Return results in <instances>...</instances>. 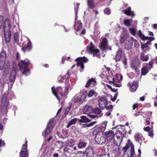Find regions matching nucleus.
I'll use <instances>...</instances> for the list:
<instances>
[{
  "instance_id": "f257e3e1",
  "label": "nucleus",
  "mask_w": 157,
  "mask_h": 157,
  "mask_svg": "<svg viewBox=\"0 0 157 157\" xmlns=\"http://www.w3.org/2000/svg\"><path fill=\"white\" fill-rule=\"evenodd\" d=\"M14 98L13 92H10L7 94L5 93L2 96L1 103V118H6L8 110L11 106L9 100H12Z\"/></svg>"
},
{
  "instance_id": "f03ea898",
  "label": "nucleus",
  "mask_w": 157,
  "mask_h": 157,
  "mask_svg": "<svg viewBox=\"0 0 157 157\" xmlns=\"http://www.w3.org/2000/svg\"><path fill=\"white\" fill-rule=\"evenodd\" d=\"M6 58V52L4 51H2L0 53V69L7 74L10 69V63L8 62L5 64Z\"/></svg>"
},
{
  "instance_id": "7ed1b4c3",
  "label": "nucleus",
  "mask_w": 157,
  "mask_h": 157,
  "mask_svg": "<svg viewBox=\"0 0 157 157\" xmlns=\"http://www.w3.org/2000/svg\"><path fill=\"white\" fill-rule=\"evenodd\" d=\"M136 40L134 39L133 37H128L126 38L125 35H121L120 40V42L122 43L124 42L125 43L124 47L127 50L131 49L133 45V42H135Z\"/></svg>"
},
{
  "instance_id": "20e7f679",
  "label": "nucleus",
  "mask_w": 157,
  "mask_h": 157,
  "mask_svg": "<svg viewBox=\"0 0 157 157\" xmlns=\"http://www.w3.org/2000/svg\"><path fill=\"white\" fill-rule=\"evenodd\" d=\"M51 90L53 94L57 98L59 101L61 99H62L63 96L67 95L68 93V89L67 88L66 89L65 92L64 94H63L62 93L63 90L60 86H58L56 88H54V87H52Z\"/></svg>"
},
{
  "instance_id": "39448f33",
  "label": "nucleus",
  "mask_w": 157,
  "mask_h": 157,
  "mask_svg": "<svg viewBox=\"0 0 157 157\" xmlns=\"http://www.w3.org/2000/svg\"><path fill=\"white\" fill-rule=\"evenodd\" d=\"M10 25L9 19H6L4 25L3 31L6 41L9 42L10 39L11 32L10 30Z\"/></svg>"
},
{
  "instance_id": "423d86ee",
  "label": "nucleus",
  "mask_w": 157,
  "mask_h": 157,
  "mask_svg": "<svg viewBox=\"0 0 157 157\" xmlns=\"http://www.w3.org/2000/svg\"><path fill=\"white\" fill-rule=\"evenodd\" d=\"M29 63V61L27 59L21 60L19 63V66L21 70L24 71L22 72L23 74L26 76L29 75L30 74L29 70L28 67Z\"/></svg>"
},
{
  "instance_id": "0eeeda50",
  "label": "nucleus",
  "mask_w": 157,
  "mask_h": 157,
  "mask_svg": "<svg viewBox=\"0 0 157 157\" xmlns=\"http://www.w3.org/2000/svg\"><path fill=\"white\" fill-rule=\"evenodd\" d=\"M87 51L89 53L93 54L94 57H96L98 58H100V55L99 53V50L96 49L93 43L90 42L87 48Z\"/></svg>"
},
{
  "instance_id": "6e6552de",
  "label": "nucleus",
  "mask_w": 157,
  "mask_h": 157,
  "mask_svg": "<svg viewBox=\"0 0 157 157\" xmlns=\"http://www.w3.org/2000/svg\"><path fill=\"white\" fill-rule=\"evenodd\" d=\"M54 125V120L53 119L50 120L48 123L45 130H44L42 132V135L43 136H45L49 134L52 130Z\"/></svg>"
},
{
  "instance_id": "1a4fd4ad",
  "label": "nucleus",
  "mask_w": 157,
  "mask_h": 157,
  "mask_svg": "<svg viewBox=\"0 0 157 157\" xmlns=\"http://www.w3.org/2000/svg\"><path fill=\"white\" fill-rule=\"evenodd\" d=\"M107 122L106 121H103L100 125H96L94 127L95 130L93 131L94 133L98 132V133L101 131L103 132L105 129Z\"/></svg>"
},
{
  "instance_id": "9d476101",
  "label": "nucleus",
  "mask_w": 157,
  "mask_h": 157,
  "mask_svg": "<svg viewBox=\"0 0 157 157\" xmlns=\"http://www.w3.org/2000/svg\"><path fill=\"white\" fill-rule=\"evenodd\" d=\"M76 60L77 61V65L78 67H80L82 69V70H80V71L82 72L84 68V66L83 62L84 63L87 62L88 61V59L85 56L79 57L77 58Z\"/></svg>"
},
{
  "instance_id": "9b49d317",
  "label": "nucleus",
  "mask_w": 157,
  "mask_h": 157,
  "mask_svg": "<svg viewBox=\"0 0 157 157\" xmlns=\"http://www.w3.org/2000/svg\"><path fill=\"white\" fill-rule=\"evenodd\" d=\"M99 47L100 49L102 50L106 49H109L110 50H112L111 48L108 46V40L105 38L102 40Z\"/></svg>"
},
{
  "instance_id": "f8f14e48",
  "label": "nucleus",
  "mask_w": 157,
  "mask_h": 157,
  "mask_svg": "<svg viewBox=\"0 0 157 157\" xmlns=\"http://www.w3.org/2000/svg\"><path fill=\"white\" fill-rule=\"evenodd\" d=\"M137 34L140 36L142 40H149L147 41V43L145 44H147L148 45V44H150L151 41L155 40V38L153 37H148V36H145L142 33L141 31L140 30L137 33Z\"/></svg>"
},
{
  "instance_id": "ddd939ff",
  "label": "nucleus",
  "mask_w": 157,
  "mask_h": 157,
  "mask_svg": "<svg viewBox=\"0 0 157 157\" xmlns=\"http://www.w3.org/2000/svg\"><path fill=\"white\" fill-rule=\"evenodd\" d=\"M106 138L101 136L98 133L96 134L95 140L96 142L98 144H102L105 142Z\"/></svg>"
},
{
  "instance_id": "4468645a",
  "label": "nucleus",
  "mask_w": 157,
  "mask_h": 157,
  "mask_svg": "<svg viewBox=\"0 0 157 157\" xmlns=\"http://www.w3.org/2000/svg\"><path fill=\"white\" fill-rule=\"evenodd\" d=\"M19 157H29L27 147L25 144H23L20 153Z\"/></svg>"
},
{
  "instance_id": "2eb2a0df",
  "label": "nucleus",
  "mask_w": 157,
  "mask_h": 157,
  "mask_svg": "<svg viewBox=\"0 0 157 157\" xmlns=\"http://www.w3.org/2000/svg\"><path fill=\"white\" fill-rule=\"evenodd\" d=\"M105 135L108 141L110 142L114 138V134L113 131L109 130L105 132Z\"/></svg>"
},
{
  "instance_id": "dca6fc26",
  "label": "nucleus",
  "mask_w": 157,
  "mask_h": 157,
  "mask_svg": "<svg viewBox=\"0 0 157 157\" xmlns=\"http://www.w3.org/2000/svg\"><path fill=\"white\" fill-rule=\"evenodd\" d=\"M85 152L86 157H94V154L91 147H87L85 150Z\"/></svg>"
},
{
  "instance_id": "f3484780",
  "label": "nucleus",
  "mask_w": 157,
  "mask_h": 157,
  "mask_svg": "<svg viewBox=\"0 0 157 157\" xmlns=\"http://www.w3.org/2000/svg\"><path fill=\"white\" fill-rule=\"evenodd\" d=\"M99 105L101 109H104L107 104V100L105 98H100L98 101Z\"/></svg>"
},
{
  "instance_id": "a211bd4d",
  "label": "nucleus",
  "mask_w": 157,
  "mask_h": 157,
  "mask_svg": "<svg viewBox=\"0 0 157 157\" xmlns=\"http://www.w3.org/2000/svg\"><path fill=\"white\" fill-rule=\"evenodd\" d=\"M138 82L137 81H134L132 84L130 82L128 84V86H131L130 90L131 92H133L135 91L137 88Z\"/></svg>"
},
{
  "instance_id": "6ab92c4d",
  "label": "nucleus",
  "mask_w": 157,
  "mask_h": 157,
  "mask_svg": "<svg viewBox=\"0 0 157 157\" xmlns=\"http://www.w3.org/2000/svg\"><path fill=\"white\" fill-rule=\"evenodd\" d=\"M93 109L91 106L86 105L84 108V113L86 114H89L93 113Z\"/></svg>"
},
{
  "instance_id": "aec40b11",
  "label": "nucleus",
  "mask_w": 157,
  "mask_h": 157,
  "mask_svg": "<svg viewBox=\"0 0 157 157\" xmlns=\"http://www.w3.org/2000/svg\"><path fill=\"white\" fill-rule=\"evenodd\" d=\"M96 83V81L95 79H89L85 86L86 88H87L89 87L91 84L93 86L95 85Z\"/></svg>"
},
{
  "instance_id": "412c9836",
  "label": "nucleus",
  "mask_w": 157,
  "mask_h": 157,
  "mask_svg": "<svg viewBox=\"0 0 157 157\" xmlns=\"http://www.w3.org/2000/svg\"><path fill=\"white\" fill-rule=\"evenodd\" d=\"M124 12L128 15L132 17H134L135 16L133 12L131 11V8L130 7H128L126 10H125Z\"/></svg>"
},
{
  "instance_id": "4be33fe9",
  "label": "nucleus",
  "mask_w": 157,
  "mask_h": 157,
  "mask_svg": "<svg viewBox=\"0 0 157 157\" xmlns=\"http://www.w3.org/2000/svg\"><path fill=\"white\" fill-rule=\"evenodd\" d=\"M82 25L81 22L75 21L74 25V28L76 31L79 30L82 28Z\"/></svg>"
},
{
  "instance_id": "5701e85b",
  "label": "nucleus",
  "mask_w": 157,
  "mask_h": 157,
  "mask_svg": "<svg viewBox=\"0 0 157 157\" xmlns=\"http://www.w3.org/2000/svg\"><path fill=\"white\" fill-rule=\"evenodd\" d=\"M87 144V143L86 142L80 141L78 144V147L80 149L84 148L86 146Z\"/></svg>"
},
{
  "instance_id": "b1692460",
  "label": "nucleus",
  "mask_w": 157,
  "mask_h": 157,
  "mask_svg": "<svg viewBox=\"0 0 157 157\" xmlns=\"http://www.w3.org/2000/svg\"><path fill=\"white\" fill-rule=\"evenodd\" d=\"M93 113L95 114L99 115V117H101L102 116V114L101 113V110L98 107H96L93 109Z\"/></svg>"
},
{
  "instance_id": "393cba45",
  "label": "nucleus",
  "mask_w": 157,
  "mask_h": 157,
  "mask_svg": "<svg viewBox=\"0 0 157 157\" xmlns=\"http://www.w3.org/2000/svg\"><path fill=\"white\" fill-rule=\"evenodd\" d=\"M134 137L136 141H138L140 143V141L142 139L143 136L142 134L139 133H137L135 134L134 135Z\"/></svg>"
},
{
  "instance_id": "a878e982",
  "label": "nucleus",
  "mask_w": 157,
  "mask_h": 157,
  "mask_svg": "<svg viewBox=\"0 0 157 157\" xmlns=\"http://www.w3.org/2000/svg\"><path fill=\"white\" fill-rule=\"evenodd\" d=\"M31 48V44L30 41H29L27 45H25L22 48V50L24 51H29Z\"/></svg>"
},
{
  "instance_id": "bb28decb",
  "label": "nucleus",
  "mask_w": 157,
  "mask_h": 157,
  "mask_svg": "<svg viewBox=\"0 0 157 157\" xmlns=\"http://www.w3.org/2000/svg\"><path fill=\"white\" fill-rule=\"evenodd\" d=\"M113 106L111 105L106 107V109L108 111V112H106L105 114V115L106 116H109L110 115L111 112L112 111L113 109Z\"/></svg>"
},
{
  "instance_id": "cd10ccee",
  "label": "nucleus",
  "mask_w": 157,
  "mask_h": 157,
  "mask_svg": "<svg viewBox=\"0 0 157 157\" xmlns=\"http://www.w3.org/2000/svg\"><path fill=\"white\" fill-rule=\"evenodd\" d=\"M75 143V141L72 139L68 140L65 142L66 145L69 147H72L74 145Z\"/></svg>"
},
{
  "instance_id": "c85d7f7f",
  "label": "nucleus",
  "mask_w": 157,
  "mask_h": 157,
  "mask_svg": "<svg viewBox=\"0 0 157 157\" xmlns=\"http://www.w3.org/2000/svg\"><path fill=\"white\" fill-rule=\"evenodd\" d=\"M141 48L142 50L145 52L149 50V47L147 44L141 43Z\"/></svg>"
},
{
  "instance_id": "c756f323",
  "label": "nucleus",
  "mask_w": 157,
  "mask_h": 157,
  "mask_svg": "<svg viewBox=\"0 0 157 157\" xmlns=\"http://www.w3.org/2000/svg\"><path fill=\"white\" fill-rule=\"evenodd\" d=\"M140 59L143 61H147L149 57L147 55H145L144 52H141L140 55Z\"/></svg>"
},
{
  "instance_id": "7c9ffc66",
  "label": "nucleus",
  "mask_w": 157,
  "mask_h": 157,
  "mask_svg": "<svg viewBox=\"0 0 157 157\" xmlns=\"http://www.w3.org/2000/svg\"><path fill=\"white\" fill-rule=\"evenodd\" d=\"M77 119L76 118H75L72 119H71L69 122V123L67 124V128H68L71 126L72 125H75L77 122Z\"/></svg>"
},
{
  "instance_id": "2f4dec72",
  "label": "nucleus",
  "mask_w": 157,
  "mask_h": 157,
  "mask_svg": "<svg viewBox=\"0 0 157 157\" xmlns=\"http://www.w3.org/2000/svg\"><path fill=\"white\" fill-rule=\"evenodd\" d=\"M153 63V62L152 61H150L148 64L146 63V66L144 64V66L143 67H145L148 71H149L152 68Z\"/></svg>"
},
{
  "instance_id": "473e14b6",
  "label": "nucleus",
  "mask_w": 157,
  "mask_h": 157,
  "mask_svg": "<svg viewBox=\"0 0 157 157\" xmlns=\"http://www.w3.org/2000/svg\"><path fill=\"white\" fill-rule=\"evenodd\" d=\"M16 69L14 67L12 69V71L11 72L10 78H15L16 77Z\"/></svg>"
},
{
  "instance_id": "72a5a7b5",
  "label": "nucleus",
  "mask_w": 157,
  "mask_h": 157,
  "mask_svg": "<svg viewBox=\"0 0 157 157\" xmlns=\"http://www.w3.org/2000/svg\"><path fill=\"white\" fill-rule=\"evenodd\" d=\"M89 121V120L84 116H82L80 119H79V121L80 123H87Z\"/></svg>"
},
{
  "instance_id": "f704fd0d",
  "label": "nucleus",
  "mask_w": 157,
  "mask_h": 157,
  "mask_svg": "<svg viewBox=\"0 0 157 157\" xmlns=\"http://www.w3.org/2000/svg\"><path fill=\"white\" fill-rule=\"evenodd\" d=\"M121 54L122 52L121 51L118 50L117 52L116 56V59L117 61H119L120 59Z\"/></svg>"
},
{
  "instance_id": "c9c22d12",
  "label": "nucleus",
  "mask_w": 157,
  "mask_h": 157,
  "mask_svg": "<svg viewBox=\"0 0 157 157\" xmlns=\"http://www.w3.org/2000/svg\"><path fill=\"white\" fill-rule=\"evenodd\" d=\"M6 19L5 20V21H3V17L2 16L0 15V29L1 27L3 26V30H4V25Z\"/></svg>"
},
{
  "instance_id": "e433bc0d",
  "label": "nucleus",
  "mask_w": 157,
  "mask_h": 157,
  "mask_svg": "<svg viewBox=\"0 0 157 157\" xmlns=\"http://www.w3.org/2000/svg\"><path fill=\"white\" fill-rule=\"evenodd\" d=\"M148 71H149L145 67H143L141 70V75H145L148 73Z\"/></svg>"
},
{
  "instance_id": "4c0bfd02",
  "label": "nucleus",
  "mask_w": 157,
  "mask_h": 157,
  "mask_svg": "<svg viewBox=\"0 0 157 157\" xmlns=\"http://www.w3.org/2000/svg\"><path fill=\"white\" fill-rule=\"evenodd\" d=\"M132 20L131 19L124 20V25L125 26H130L132 22Z\"/></svg>"
},
{
  "instance_id": "58836bf2",
  "label": "nucleus",
  "mask_w": 157,
  "mask_h": 157,
  "mask_svg": "<svg viewBox=\"0 0 157 157\" xmlns=\"http://www.w3.org/2000/svg\"><path fill=\"white\" fill-rule=\"evenodd\" d=\"M94 0H88V4L89 6L91 8H93L94 6L93 1Z\"/></svg>"
},
{
  "instance_id": "ea45409f",
  "label": "nucleus",
  "mask_w": 157,
  "mask_h": 157,
  "mask_svg": "<svg viewBox=\"0 0 157 157\" xmlns=\"http://www.w3.org/2000/svg\"><path fill=\"white\" fill-rule=\"evenodd\" d=\"M113 143L116 146H119L121 141L120 140H117L114 138L113 140Z\"/></svg>"
},
{
  "instance_id": "a19ab883",
  "label": "nucleus",
  "mask_w": 157,
  "mask_h": 157,
  "mask_svg": "<svg viewBox=\"0 0 157 157\" xmlns=\"http://www.w3.org/2000/svg\"><path fill=\"white\" fill-rule=\"evenodd\" d=\"M135 154L134 148V146L133 144L131 146V153L130 155L131 157H133L134 155Z\"/></svg>"
},
{
  "instance_id": "79ce46f5",
  "label": "nucleus",
  "mask_w": 157,
  "mask_h": 157,
  "mask_svg": "<svg viewBox=\"0 0 157 157\" xmlns=\"http://www.w3.org/2000/svg\"><path fill=\"white\" fill-rule=\"evenodd\" d=\"M97 123V121H95L93 122H91L89 124H85V126H84V127H89L93 126L94 125L96 124V123Z\"/></svg>"
},
{
  "instance_id": "37998d69",
  "label": "nucleus",
  "mask_w": 157,
  "mask_h": 157,
  "mask_svg": "<svg viewBox=\"0 0 157 157\" xmlns=\"http://www.w3.org/2000/svg\"><path fill=\"white\" fill-rule=\"evenodd\" d=\"M129 30L131 34L135 36L136 34V30L133 28H130Z\"/></svg>"
},
{
  "instance_id": "c03bdc74",
  "label": "nucleus",
  "mask_w": 157,
  "mask_h": 157,
  "mask_svg": "<svg viewBox=\"0 0 157 157\" xmlns=\"http://www.w3.org/2000/svg\"><path fill=\"white\" fill-rule=\"evenodd\" d=\"M95 93V91L94 90H91L89 91L88 94V96L90 97H92L94 94Z\"/></svg>"
},
{
  "instance_id": "a18cd8bd",
  "label": "nucleus",
  "mask_w": 157,
  "mask_h": 157,
  "mask_svg": "<svg viewBox=\"0 0 157 157\" xmlns=\"http://www.w3.org/2000/svg\"><path fill=\"white\" fill-rule=\"evenodd\" d=\"M104 13L107 15L109 14L110 13V10L108 8H106L105 9L104 11Z\"/></svg>"
},
{
  "instance_id": "49530a36",
  "label": "nucleus",
  "mask_w": 157,
  "mask_h": 157,
  "mask_svg": "<svg viewBox=\"0 0 157 157\" xmlns=\"http://www.w3.org/2000/svg\"><path fill=\"white\" fill-rule=\"evenodd\" d=\"M4 84V79H0V87L2 88Z\"/></svg>"
},
{
  "instance_id": "de8ad7c7",
  "label": "nucleus",
  "mask_w": 157,
  "mask_h": 157,
  "mask_svg": "<svg viewBox=\"0 0 157 157\" xmlns=\"http://www.w3.org/2000/svg\"><path fill=\"white\" fill-rule=\"evenodd\" d=\"M87 95V93L86 92H84L81 97V99L83 100H85L86 99Z\"/></svg>"
},
{
  "instance_id": "09e8293b",
  "label": "nucleus",
  "mask_w": 157,
  "mask_h": 157,
  "mask_svg": "<svg viewBox=\"0 0 157 157\" xmlns=\"http://www.w3.org/2000/svg\"><path fill=\"white\" fill-rule=\"evenodd\" d=\"M113 81L112 82L113 84L114 85L116 86V87H120V85H119L116 83L115 82H117V81H116V80H118V79H113Z\"/></svg>"
},
{
  "instance_id": "8fccbe9b",
  "label": "nucleus",
  "mask_w": 157,
  "mask_h": 157,
  "mask_svg": "<svg viewBox=\"0 0 157 157\" xmlns=\"http://www.w3.org/2000/svg\"><path fill=\"white\" fill-rule=\"evenodd\" d=\"M106 153L105 149L103 148L101 149V156H103L105 155Z\"/></svg>"
},
{
  "instance_id": "3c124183",
  "label": "nucleus",
  "mask_w": 157,
  "mask_h": 157,
  "mask_svg": "<svg viewBox=\"0 0 157 157\" xmlns=\"http://www.w3.org/2000/svg\"><path fill=\"white\" fill-rule=\"evenodd\" d=\"M116 77L117 78H123V76L121 74H117L116 75Z\"/></svg>"
},
{
  "instance_id": "603ef678",
  "label": "nucleus",
  "mask_w": 157,
  "mask_h": 157,
  "mask_svg": "<svg viewBox=\"0 0 157 157\" xmlns=\"http://www.w3.org/2000/svg\"><path fill=\"white\" fill-rule=\"evenodd\" d=\"M79 4H78L77 5V10H75V20H76V19L77 18V9L79 7Z\"/></svg>"
},
{
  "instance_id": "864d4df0",
  "label": "nucleus",
  "mask_w": 157,
  "mask_h": 157,
  "mask_svg": "<svg viewBox=\"0 0 157 157\" xmlns=\"http://www.w3.org/2000/svg\"><path fill=\"white\" fill-rule=\"evenodd\" d=\"M71 105H70L69 106L68 108H67L65 110V113H67L71 110Z\"/></svg>"
},
{
  "instance_id": "5fc2aeb1",
  "label": "nucleus",
  "mask_w": 157,
  "mask_h": 157,
  "mask_svg": "<svg viewBox=\"0 0 157 157\" xmlns=\"http://www.w3.org/2000/svg\"><path fill=\"white\" fill-rule=\"evenodd\" d=\"M69 77L72 78V77H71L70 76L69 74V72H68L67 74L63 77V78H68Z\"/></svg>"
},
{
  "instance_id": "6e6d98bb",
  "label": "nucleus",
  "mask_w": 157,
  "mask_h": 157,
  "mask_svg": "<svg viewBox=\"0 0 157 157\" xmlns=\"http://www.w3.org/2000/svg\"><path fill=\"white\" fill-rule=\"evenodd\" d=\"M70 149L67 147H65L63 151L64 152L69 153L70 152Z\"/></svg>"
},
{
  "instance_id": "4d7b16f0",
  "label": "nucleus",
  "mask_w": 157,
  "mask_h": 157,
  "mask_svg": "<svg viewBox=\"0 0 157 157\" xmlns=\"http://www.w3.org/2000/svg\"><path fill=\"white\" fill-rule=\"evenodd\" d=\"M5 145L4 141L2 140H0V147Z\"/></svg>"
},
{
  "instance_id": "13d9d810",
  "label": "nucleus",
  "mask_w": 157,
  "mask_h": 157,
  "mask_svg": "<svg viewBox=\"0 0 157 157\" xmlns=\"http://www.w3.org/2000/svg\"><path fill=\"white\" fill-rule=\"evenodd\" d=\"M14 39L15 41L17 40L18 39V35L17 33H15L14 36Z\"/></svg>"
},
{
  "instance_id": "bf43d9fd",
  "label": "nucleus",
  "mask_w": 157,
  "mask_h": 157,
  "mask_svg": "<svg viewBox=\"0 0 157 157\" xmlns=\"http://www.w3.org/2000/svg\"><path fill=\"white\" fill-rule=\"evenodd\" d=\"M117 94H116L115 95V96L113 98H111V100L112 101L114 102L116 100V99H117Z\"/></svg>"
},
{
  "instance_id": "052dcab7",
  "label": "nucleus",
  "mask_w": 157,
  "mask_h": 157,
  "mask_svg": "<svg viewBox=\"0 0 157 157\" xmlns=\"http://www.w3.org/2000/svg\"><path fill=\"white\" fill-rule=\"evenodd\" d=\"M144 129L145 131H149L150 130V128L149 127H147L144 128Z\"/></svg>"
},
{
  "instance_id": "680f3d73",
  "label": "nucleus",
  "mask_w": 157,
  "mask_h": 157,
  "mask_svg": "<svg viewBox=\"0 0 157 157\" xmlns=\"http://www.w3.org/2000/svg\"><path fill=\"white\" fill-rule=\"evenodd\" d=\"M112 0H105V2H106L107 3V4L108 5H109L110 4L111 1Z\"/></svg>"
},
{
  "instance_id": "e2e57ef3",
  "label": "nucleus",
  "mask_w": 157,
  "mask_h": 157,
  "mask_svg": "<svg viewBox=\"0 0 157 157\" xmlns=\"http://www.w3.org/2000/svg\"><path fill=\"white\" fill-rule=\"evenodd\" d=\"M117 140H120L122 141V137L121 138L120 136H117Z\"/></svg>"
},
{
  "instance_id": "0e129e2a",
  "label": "nucleus",
  "mask_w": 157,
  "mask_h": 157,
  "mask_svg": "<svg viewBox=\"0 0 157 157\" xmlns=\"http://www.w3.org/2000/svg\"><path fill=\"white\" fill-rule=\"evenodd\" d=\"M137 104H134L133 105V106H132V107H133V110H134L136 108V107H137Z\"/></svg>"
},
{
  "instance_id": "69168bd1",
  "label": "nucleus",
  "mask_w": 157,
  "mask_h": 157,
  "mask_svg": "<svg viewBox=\"0 0 157 157\" xmlns=\"http://www.w3.org/2000/svg\"><path fill=\"white\" fill-rule=\"evenodd\" d=\"M86 33V30L85 29H83L81 33V35H83L85 34Z\"/></svg>"
},
{
  "instance_id": "338daca9",
  "label": "nucleus",
  "mask_w": 157,
  "mask_h": 157,
  "mask_svg": "<svg viewBox=\"0 0 157 157\" xmlns=\"http://www.w3.org/2000/svg\"><path fill=\"white\" fill-rule=\"evenodd\" d=\"M148 135L150 136H152L153 135V132L151 131L149 132Z\"/></svg>"
},
{
  "instance_id": "774afa93",
  "label": "nucleus",
  "mask_w": 157,
  "mask_h": 157,
  "mask_svg": "<svg viewBox=\"0 0 157 157\" xmlns=\"http://www.w3.org/2000/svg\"><path fill=\"white\" fill-rule=\"evenodd\" d=\"M153 27L155 29H156L157 28V24H154L153 25Z\"/></svg>"
}]
</instances>
